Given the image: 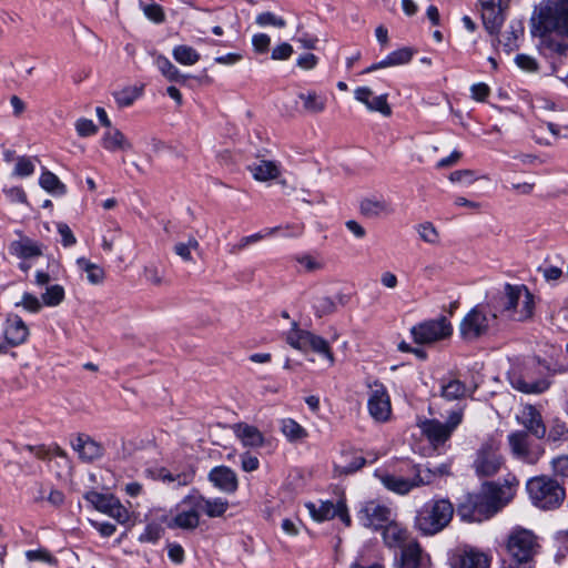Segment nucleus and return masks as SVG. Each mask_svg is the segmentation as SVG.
<instances>
[{"label": "nucleus", "instance_id": "f257e3e1", "mask_svg": "<svg viewBox=\"0 0 568 568\" xmlns=\"http://www.w3.org/2000/svg\"><path fill=\"white\" fill-rule=\"evenodd\" d=\"M515 489L506 481L504 485L487 483L480 494L469 499V505H463L460 513L469 516L470 520L481 521L490 518L505 507L514 497Z\"/></svg>", "mask_w": 568, "mask_h": 568}, {"label": "nucleus", "instance_id": "f03ea898", "mask_svg": "<svg viewBox=\"0 0 568 568\" xmlns=\"http://www.w3.org/2000/svg\"><path fill=\"white\" fill-rule=\"evenodd\" d=\"M494 313L507 314L515 321L529 320L534 314L535 297L526 285L505 284L488 301Z\"/></svg>", "mask_w": 568, "mask_h": 568}, {"label": "nucleus", "instance_id": "7ed1b4c3", "mask_svg": "<svg viewBox=\"0 0 568 568\" xmlns=\"http://www.w3.org/2000/svg\"><path fill=\"white\" fill-rule=\"evenodd\" d=\"M562 372H565L562 367H551L538 358L526 364L519 372H513L509 375V383L520 393L538 395L550 387L551 382L547 378L548 376Z\"/></svg>", "mask_w": 568, "mask_h": 568}, {"label": "nucleus", "instance_id": "20e7f679", "mask_svg": "<svg viewBox=\"0 0 568 568\" xmlns=\"http://www.w3.org/2000/svg\"><path fill=\"white\" fill-rule=\"evenodd\" d=\"M453 516L454 506L448 499H432L417 510L414 527L424 536H434L449 525Z\"/></svg>", "mask_w": 568, "mask_h": 568}, {"label": "nucleus", "instance_id": "39448f33", "mask_svg": "<svg viewBox=\"0 0 568 568\" xmlns=\"http://www.w3.org/2000/svg\"><path fill=\"white\" fill-rule=\"evenodd\" d=\"M536 29L540 37H568V0H549L540 7Z\"/></svg>", "mask_w": 568, "mask_h": 568}, {"label": "nucleus", "instance_id": "423d86ee", "mask_svg": "<svg viewBox=\"0 0 568 568\" xmlns=\"http://www.w3.org/2000/svg\"><path fill=\"white\" fill-rule=\"evenodd\" d=\"M527 491L535 506L540 509H555L565 499V489L552 478L538 476L527 481Z\"/></svg>", "mask_w": 568, "mask_h": 568}, {"label": "nucleus", "instance_id": "0eeeda50", "mask_svg": "<svg viewBox=\"0 0 568 568\" xmlns=\"http://www.w3.org/2000/svg\"><path fill=\"white\" fill-rule=\"evenodd\" d=\"M496 323L497 314L488 307V304H478L462 320L459 333L465 341H475L487 335Z\"/></svg>", "mask_w": 568, "mask_h": 568}, {"label": "nucleus", "instance_id": "6e6552de", "mask_svg": "<svg viewBox=\"0 0 568 568\" xmlns=\"http://www.w3.org/2000/svg\"><path fill=\"white\" fill-rule=\"evenodd\" d=\"M463 408L454 409L448 415L447 422L442 423L438 419H423L418 422L422 434L429 440L434 447L445 444L463 420Z\"/></svg>", "mask_w": 568, "mask_h": 568}, {"label": "nucleus", "instance_id": "1a4fd4ad", "mask_svg": "<svg viewBox=\"0 0 568 568\" xmlns=\"http://www.w3.org/2000/svg\"><path fill=\"white\" fill-rule=\"evenodd\" d=\"M506 547L511 560L526 562V560H532L539 545L531 530L516 527L509 534Z\"/></svg>", "mask_w": 568, "mask_h": 568}, {"label": "nucleus", "instance_id": "9d476101", "mask_svg": "<svg viewBox=\"0 0 568 568\" xmlns=\"http://www.w3.org/2000/svg\"><path fill=\"white\" fill-rule=\"evenodd\" d=\"M499 449V444L494 439H488L481 444L474 460V468L478 476L490 477L500 470L504 458Z\"/></svg>", "mask_w": 568, "mask_h": 568}, {"label": "nucleus", "instance_id": "9b49d317", "mask_svg": "<svg viewBox=\"0 0 568 568\" xmlns=\"http://www.w3.org/2000/svg\"><path fill=\"white\" fill-rule=\"evenodd\" d=\"M410 332L415 343L432 344L450 336L453 327L445 316H440L413 326Z\"/></svg>", "mask_w": 568, "mask_h": 568}, {"label": "nucleus", "instance_id": "f8f14e48", "mask_svg": "<svg viewBox=\"0 0 568 568\" xmlns=\"http://www.w3.org/2000/svg\"><path fill=\"white\" fill-rule=\"evenodd\" d=\"M483 24L491 36H497L506 19L507 0H478Z\"/></svg>", "mask_w": 568, "mask_h": 568}, {"label": "nucleus", "instance_id": "ddd939ff", "mask_svg": "<svg viewBox=\"0 0 568 568\" xmlns=\"http://www.w3.org/2000/svg\"><path fill=\"white\" fill-rule=\"evenodd\" d=\"M367 407L372 418L378 423H385L390 418L392 405L385 386L378 382L369 385Z\"/></svg>", "mask_w": 568, "mask_h": 568}, {"label": "nucleus", "instance_id": "4468645a", "mask_svg": "<svg viewBox=\"0 0 568 568\" xmlns=\"http://www.w3.org/2000/svg\"><path fill=\"white\" fill-rule=\"evenodd\" d=\"M311 516L316 521H324L339 517V519L347 526H351V517L348 515L346 503L343 498L338 499L336 504L329 500L320 501V504L308 503L306 505Z\"/></svg>", "mask_w": 568, "mask_h": 568}, {"label": "nucleus", "instance_id": "2eb2a0df", "mask_svg": "<svg viewBox=\"0 0 568 568\" xmlns=\"http://www.w3.org/2000/svg\"><path fill=\"white\" fill-rule=\"evenodd\" d=\"M357 517L364 527L378 530L392 520V510L385 505L369 500L361 507Z\"/></svg>", "mask_w": 568, "mask_h": 568}, {"label": "nucleus", "instance_id": "dca6fc26", "mask_svg": "<svg viewBox=\"0 0 568 568\" xmlns=\"http://www.w3.org/2000/svg\"><path fill=\"white\" fill-rule=\"evenodd\" d=\"M84 497L95 509L115 518L119 523H124L129 518L126 509L112 495L89 491Z\"/></svg>", "mask_w": 568, "mask_h": 568}, {"label": "nucleus", "instance_id": "f3484780", "mask_svg": "<svg viewBox=\"0 0 568 568\" xmlns=\"http://www.w3.org/2000/svg\"><path fill=\"white\" fill-rule=\"evenodd\" d=\"M185 503H191L197 507L199 511L204 513L210 518L221 517L229 509V501L223 498H205L194 493L185 496Z\"/></svg>", "mask_w": 568, "mask_h": 568}, {"label": "nucleus", "instance_id": "a211bd4d", "mask_svg": "<svg viewBox=\"0 0 568 568\" xmlns=\"http://www.w3.org/2000/svg\"><path fill=\"white\" fill-rule=\"evenodd\" d=\"M355 99L363 103L368 111L378 112L383 116L392 115V108L387 102V94H381L377 97H373V91L368 87H359L354 91Z\"/></svg>", "mask_w": 568, "mask_h": 568}, {"label": "nucleus", "instance_id": "6ab92c4d", "mask_svg": "<svg viewBox=\"0 0 568 568\" xmlns=\"http://www.w3.org/2000/svg\"><path fill=\"white\" fill-rule=\"evenodd\" d=\"M213 486L226 494H234L239 488V479L234 470L226 466H216L209 473Z\"/></svg>", "mask_w": 568, "mask_h": 568}, {"label": "nucleus", "instance_id": "aec40b11", "mask_svg": "<svg viewBox=\"0 0 568 568\" xmlns=\"http://www.w3.org/2000/svg\"><path fill=\"white\" fill-rule=\"evenodd\" d=\"M182 508L169 523L170 528H180L184 530H194L200 525V511L197 507L191 503H185V497L182 499Z\"/></svg>", "mask_w": 568, "mask_h": 568}, {"label": "nucleus", "instance_id": "412c9836", "mask_svg": "<svg viewBox=\"0 0 568 568\" xmlns=\"http://www.w3.org/2000/svg\"><path fill=\"white\" fill-rule=\"evenodd\" d=\"M508 440L514 455L526 463L535 464L542 453L539 448L534 450L529 448L528 437L524 432H516L510 434L508 436Z\"/></svg>", "mask_w": 568, "mask_h": 568}, {"label": "nucleus", "instance_id": "4be33fe9", "mask_svg": "<svg viewBox=\"0 0 568 568\" xmlns=\"http://www.w3.org/2000/svg\"><path fill=\"white\" fill-rule=\"evenodd\" d=\"M413 475L419 487L434 484L438 478L450 475V465L447 463L429 467L427 465L417 464L413 466Z\"/></svg>", "mask_w": 568, "mask_h": 568}, {"label": "nucleus", "instance_id": "5701e85b", "mask_svg": "<svg viewBox=\"0 0 568 568\" xmlns=\"http://www.w3.org/2000/svg\"><path fill=\"white\" fill-rule=\"evenodd\" d=\"M72 447L84 462H93L104 454L103 446L88 435H79Z\"/></svg>", "mask_w": 568, "mask_h": 568}, {"label": "nucleus", "instance_id": "b1692460", "mask_svg": "<svg viewBox=\"0 0 568 568\" xmlns=\"http://www.w3.org/2000/svg\"><path fill=\"white\" fill-rule=\"evenodd\" d=\"M29 336V328L23 320L18 315H10L7 318L4 327V338L11 346L23 344Z\"/></svg>", "mask_w": 568, "mask_h": 568}, {"label": "nucleus", "instance_id": "393cba45", "mask_svg": "<svg viewBox=\"0 0 568 568\" xmlns=\"http://www.w3.org/2000/svg\"><path fill=\"white\" fill-rule=\"evenodd\" d=\"M403 568H429V557L423 552L420 545L413 541L402 550Z\"/></svg>", "mask_w": 568, "mask_h": 568}, {"label": "nucleus", "instance_id": "a878e982", "mask_svg": "<svg viewBox=\"0 0 568 568\" xmlns=\"http://www.w3.org/2000/svg\"><path fill=\"white\" fill-rule=\"evenodd\" d=\"M9 251L18 258L29 260L41 256L43 253V245L28 236H21L19 240L13 241Z\"/></svg>", "mask_w": 568, "mask_h": 568}, {"label": "nucleus", "instance_id": "bb28decb", "mask_svg": "<svg viewBox=\"0 0 568 568\" xmlns=\"http://www.w3.org/2000/svg\"><path fill=\"white\" fill-rule=\"evenodd\" d=\"M233 430L245 447L258 448L265 443L264 435L255 426L239 423L233 426Z\"/></svg>", "mask_w": 568, "mask_h": 568}, {"label": "nucleus", "instance_id": "cd10ccee", "mask_svg": "<svg viewBox=\"0 0 568 568\" xmlns=\"http://www.w3.org/2000/svg\"><path fill=\"white\" fill-rule=\"evenodd\" d=\"M414 55V51L410 48H402L390 52L385 59L382 61L372 64L367 69L363 71V73H371L378 69L388 68V67H397L408 63Z\"/></svg>", "mask_w": 568, "mask_h": 568}, {"label": "nucleus", "instance_id": "c85d7f7f", "mask_svg": "<svg viewBox=\"0 0 568 568\" xmlns=\"http://www.w3.org/2000/svg\"><path fill=\"white\" fill-rule=\"evenodd\" d=\"M521 424L535 435L537 438H542L546 435V426L542 423L540 413L531 405L523 409Z\"/></svg>", "mask_w": 568, "mask_h": 568}, {"label": "nucleus", "instance_id": "c756f323", "mask_svg": "<svg viewBox=\"0 0 568 568\" xmlns=\"http://www.w3.org/2000/svg\"><path fill=\"white\" fill-rule=\"evenodd\" d=\"M383 540L389 548L405 547V542L408 538V531L402 527L398 523L393 519L384 526Z\"/></svg>", "mask_w": 568, "mask_h": 568}, {"label": "nucleus", "instance_id": "7c9ffc66", "mask_svg": "<svg viewBox=\"0 0 568 568\" xmlns=\"http://www.w3.org/2000/svg\"><path fill=\"white\" fill-rule=\"evenodd\" d=\"M253 178L260 182L275 180L280 176L281 170L276 162L260 160L248 166Z\"/></svg>", "mask_w": 568, "mask_h": 568}, {"label": "nucleus", "instance_id": "2f4dec72", "mask_svg": "<svg viewBox=\"0 0 568 568\" xmlns=\"http://www.w3.org/2000/svg\"><path fill=\"white\" fill-rule=\"evenodd\" d=\"M75 264L79 271L85 274L87 281L91 285H101L105 281L106 273L101 265L91 262L87 257L77 258Z\"/></svg>", "mask_w": 568, "mask_h": 568}, {"label": "nucleus", "instance_id": "473e14b6", "mask_svg": "<svg viewBox=\"0 0 568 568\" xmlns=\"http://www.w3.org/2000/svg\"><path fill=\"white\" fill-rule=\"evenodd\" d=\"M359 207L361 212L371 219L387 216L394 212L392 205L383 199H364Z\"/></svg>", "mask_w": 568, "mask_h": 568}, {"label": "nucleus", "instance_id": "72a5a7b5", "mask_svg": "<svg viewBox=\"0 0 568 568\" xmlns=\"http://www.w3.org/2000/svg\"><path fill=\"white\" fill-rule=\"evenodd\" d=\"M383 485L390 491L406 495L410 490L418 488L415 475L412 478H404L402 476L385 475L382 477Z\"/></svg>", "mask_w": 568, "mask_h": 568}, {"label": "nucleus", "instance_id": "f704fd0d", "mask_svg": "<svg viewBox=\"0 0 568 568\" xmlns=\"http://www.w3.org/2000/svg\"><path fill=\"white\" fill-rule=\"evenodd\" d=\"M280 430L292 444L301 443L308 437V432L293 418H283Z\"/></svg>", "mask_w": 568, "mask_h": 568}, {"label": "nucleus", "instance_id": "c9c22d12", "mask_svg": "<svg viewBox=\"0 0 568 568\" xmlns=\"http://www.w3.org/2000/svg\"><path fill=\"white\" fill-rule=\"evenodd\" d=\"M455 565L457 568H488L489 561L485 554L468 549L458 556Z\"/></svg>", "mask_w": 568, "mask_h": 568}, {"label": "nucleus", "instance_id": "e433bc0d", "mask_svg": "<svg viewBox=\"0 0 568 568\" xmlns=\"http://www.w3.org/2000/svg\"><path fill=\"white\" fill-rule=\"evenodd\" d=\"M297 97L303 103V111L307 114L321 113L326 108V98L316 91L301 92Z\"/></svg>", "mask_w": 568, "mask_h": 568}, {"label": "nucleus", "instance_id": "4c0bfd02", "mask_svg": "<svg viewBox=\"0 0 568 568\" xmlns=\"http://www.w3.org/2000/svg\"><path fill=\"white\" fill-rule=\"evenodd\" d=\"M102 145L109 151H126L132 149L131 142L118 129H113L104 133L102 138Z\"/></svg>", "mask_w": 568, "mask_h": 568}, {"label": "nucleus", "instance_id": "58836bf2", "mask_svg": "<svg viewBox=\"0 0 568 568\" xmlns=\"http://www.w3.org/2000/svg\"><path fill=\"white\" fill-rule=\"evenodd\" d=\"M154 62L163 77L171 82L185 83L189 79V75L182 74L179 69L163 55H156Z\"/></svg>", "mask_w": 568, "mask_h": 568}, {"label": "nucleus", "instance_id": "ea45409f", "mask_svg": "<svg viewBox=\"0 0 568 568\" xmlns=\"http://www.w3.org/2000/svg\"><path fill=\"white\" fill-rule=\"evenodd\" d=\"M311 335L312 332L298 328L297 323L294 322L292 328L286 334V342L293 348L306 352L308 351Z\"/></svg>", "mask_w": 568, "mask_h": 568}, {"label": "nucleus", "instance_id": "a19ab883", "mask_svg": "<svg viewBox=\"0 0 568 568\" xmlns=\"http://www.w3.org/2000/svg\"><path fill=\"white\" fill-rule=\"evenodd\" d=\"M468 393L467 386L459 379H449L443 383L440 396L446 400H457L465 397Z\"/></svg>", "mask_w": 568, "mask_h": 568}, {"label": "nucleus", "instance_id": "79ce46f5", "mask_svg": "<svg viewBox=\"0 0 568 568\" xmlns=\"http://www.w3.org/2000/svg\"><path fill=\"white\" fill-rule=\"evenodd\" d=\"M308 349L322 355L327 361L328 367H332L335 364V357L331 346L323 337L312 333L308 341Z\"/></svg>", "mask_w": 568, "mask_h": 568}, {"label": "nucleus", "instance_id": "37998d69", "mask_svg": "<svg viewBox=\"0 0 568 568\" xmlns=\"http://www.w3.org/2000/svg\"><path fill=\"white\" fill-rule=\"evenodd\" d=\"M39 184L43 190L55 195H63L67 192L65 185L50 171L42 172Z\"/></svg>", "mask_w": 568, "mask_h": 568}, {"label": "nucleus", "instance_id": "c03bdc74", "mask_svg": "<svg viewBox=\"0 0 568 568\" xmlns=\"http://www.w3.org/2000/svg\"><path fill=\"white\" fill-rule=\"evenodd\" d=\"M365 464V458L361 455H344L343 460L335 465V470L339 475H348L352 474L359 468H362Z\"/></svg>", "mask_w": 568, "mask_h": 568}, {"label": "nucleus", "instance_id": "a18cd8bd", "mask_svg": "<svg viewBox=\"0 0 568 568\" xmlns=\"http://www.w3.org/2000/svg\"><path fill=\"white\" fill-rule=\"evenodd\" d=\"M199 247V241L194 236H190L186 242H178L174 244L173 251L182 261L193 263L192 251H197Z\"/></svg>", "mask_w": 568, "mask_h": 568}, {"label": "nucleus", "instance_id": "49530a36", "mask_svg": "<svg viewBox=\"0 0 568 568\" xmlns=\"http://www.w3.org/2000/svg\"><path fill=\"white\" fill-rule=\"evenodd\" d=\"M173 58L181 64L193 65L200 60L199 52L189 45H178L172 51Z\"/></svg>", "mask_w": 568, "mask_h": 568}, {"label": "nucleus", "instance_id": "de8ad7c7", "mask_svg": "<svg viewBox=\"0 0 568 568\" xmlns=\"http://www.w3.org/2000/svg\"><path fill=\"white\" fill-rule=\"evenodd\" d=\"M524 29L520 24H510L509 29L503 34L498 42L504 47L507 53L515 51L518 48L517 40L523 34Z\"/></svg>", "mask_w": 568, "mask_h": 568}, {"label": "nucleus", "instance_id": "09e8293b", "mask_svg": "<svg viewBox=\"0 0 568 568\" xmlns=\"http://www.w3.org/2000/svg\"><path fill=\"white\" fill-rule=\"evenodd\" d=\"M65 296V292L62 285L54 284L48 286L45 292L41 295V301L44 305L54 307L60 305Z\"/></svg>", "mask_w": 568, "mask_h": 568}, {"label": "nucleus", "instance_id": "8fccbe9b", "mask_svg": "<svg viewBox=\"0 0 568 568\" xmlns=\"http://www.w3.org/2000/svg\"><path fill=\"white\" fill-rule=\"evenodd\" d=\"M140 95L141 89L136 87H129L114 93L115 101L121 108L131 105Z\"/></svg>", "mask_w": 568, "mask_h": 568}, {"label": "nucleus", "instance_id": "3c124183", "mask_svg": "<svg viewBox=\"0 0 568 568\" xmlns=\"http://www.w3.org/2000/svg\"><path fill=\"white\" fill-rule=\"evenodd\" d=\"M417 233L424 242L436 245L439 242V233L436 227L429 223L425 222L418 225Z\"/></svg>", "mask_w": 568, "mask_h": 568}, {"label": "nucleus", "instance_id": "603ef678", "mask_svg": "<svg viewBox=\"0 0 568 568\" xmlns=\"http://www.w3.org/2000/svg\"><path fill=\"white\" fill-rule=\"evenodd\" d=\"M295 261L304 267L306 272H317L324 268V262L311 254H302L295 257Z\"/></svg>", "mask_w": 568, "mask_h": 568}, {"label": "nucleus", "instance_id": "864d4df0", "mask_svg": "<svg viewBox=\"0 0 568 568\" xmlns=\"http://www.w3.org/2000/svg\"><path fill=\"white\" fill-rule=\"evenodd\" d=\"M314 308L316 315L323 317L336 312V302L332 297L323 296L316 300Z\"/></svg>", "mask_w": 568, "mask_h": 568}, {"label": "nucleus", "instance_id": "5fc2aeb1", "mask_svg": "<svg viewBox=\"0 0 568 568\" xmlns=\"http://www.w3.org/2000/svg\"><path fill=\"white\" fill-rule=\"evenodd\" d=\"M255 21L261 27L273 26L276 28H284L286 26V21L283 18L277 17L270 11L257 14Z\"/></svg>", "mask_w": 568, "mask_h": 568}, {"label": "nucleus", "instance_id": "6e6d98bb", "mask_svg": "<svg viewBox=\"0 0 568 568\" xmlns=\"http://www.w3.org/2000/svg\"><path fill=\"white\" fill-rule=\"evenodd\" d=\"M34 172V164L27 156H19L13 170V175L19 178H26Z\"/></svg>", "mask_w": 568, "mask_h": 568}, {"label": "nucleus", "instance_id": "4d7b16f0", "mask_svg": "<svg viewBox=\"0 0 568 568\" xmlns=\"http://www.w3.org/2000/svg\"><path fill=\"white\" fill-rule=\"evenodd\" d=\"M16 306H22L30 313H38L42 308L41 301L30 293H24L22 295L21 302L17 303Z\"/></svg>", "mask_w": 568, "mask_h": 568}, {"label": "nucleus", "instance_id": "13d9d810", "mask_svg": "<svg viewBox=\"0 0 568 568\" xmlns=\"http://www.w3.org/2000/svg\"><path fill=\"white\" fill-rule=\"evenodd\" d=\"M265 237L262 233H255L252 235L243 236L236 244H234L231 248L232 254H237L244 251L247 246L255 244L262 241Z\"/></svg>", "mask_w": 568, "mask_h": 568}, {"label": "nucleus", "instance_id": "bf43d9fd", "mask_svg": "<svg viewBox=\"0 0 568 568\" xmlns=\"http://www.w3.org/2000/svg\"><path fill=\"white\" fill-rule=\"evenodd\" d=\"M75 131L80 136H90L98 132V126L92 120L81 118L75 122Z\"/></svg>", "mask_w": 568, "mask_h": 568}, {"label": "nucleus", "instance_id": "052dcab7", "mask_svg": "<svg viewBox=\"0 0 568 568\" xmlns=\"http://www.w3.org/2000/svg\"><path fill=\"white\" fill-rule=\"evenodd\" d=\"M449 180L453 183L473 184L477 178L471 170H457L450 173Z\"/></svg>", "mask_w": 568, "mask_h": 568}, {"label": "nucleus", "instance_id": "680f3d73", "mask_svg": "<svg viewBox=\"0 0 568 568\" xmlns=\"http://www.w3.org/2000/svg\"><path fill=\"white\" fill-rule=\"evenodd\" d=\"M515 62L518 68L527 72H536L538 70V63L535 58L528 54H517Z\"/></svg>", "mask_w": 568, "mask_h": 568}, {"label": "nucleus", "instance_id": "e2e57ef3", "mask_svg": "<svg viewBox=\"0 0 568 568\" xmlns=\"http://www.w3.org/2000/svg\"><path fill=\"white\" fill-rule=\"evenodd\" d=\"M57 231L61 236V243L64 247H70L77 243V239L68 224L59 223Z\"/></svg>", "mask_w": 568, "mask_h": 568}, {"label": "nucleus", "instance_id": "0e129e2a", "mask_svg": "<svg viewBox=\"0 0 568 568\" xmlns=\"http://www.w3.org/2000/svg\"><path fill=\"white\" fill-rule=\"evenodd\" d=\"M144 14L153 22H162L164 20V12L158 4H145L143 6Z\"/></svg>", "mask_w": 568, "mask_h": 568}, {"label": "nucleus", "instance_id": "69168bd1", "mask_svg": "<svg viewBox=\"0 0 568 568\" xmlns=\"http://www.w3.org/2000/svg\"><path fill=\"white\" fill-rule=\"evenodd\" d=\"M252 43L256 52L264 53L268 50L271 38L265 33H258L253 36Z\"/></svg>", "mask_w": 568, "mask_h": 568}, {"label": "nucleus", "instance_id": "338daca9", "mask_svg": "<svg viewBox=\"0 0 568 568\" xmlns=\"http://www.w3.org/2000/svg\"><path fill=\"white\" fill-rule=\"evenodd\" d=\"M260 460L256 456L251 455L250 453H244L241 455V467L244 471H254L258 468Z\"/></svg>", "mask_w": 568, "mask_h": 568}, {"label": "nucleus", "instance_id": "774afa93", "mask_svg": "<svg viewBox=\"0 0 568 568\" xmlns=\"http://www.w3.org/2000/svg\"><path fill=\"white\" fill-rule=\"evenodd\" d=\"M555 474L568 477V456H559L551 462Z\"/></svg>", "mask_w": 568, "mask_h": 568}]
</instances>
